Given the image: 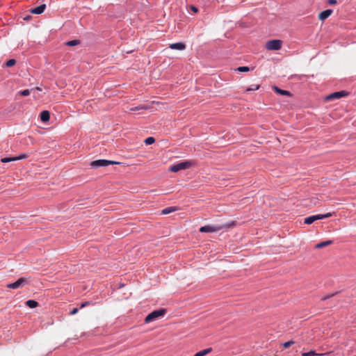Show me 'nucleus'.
I'll return each instance as SVG.
<instances>
[{
  "instance_id": "nucleus-7",
  "label": "nucleus",
  "mask_w": 356,
  "mask_h": 356,
  "mask_svg": "<svg viewBox=\"0 0 356 356\" xmlns=\"http://www.w3.org/2000/svg\"><path fill=\"white\" fill-rule=\"evenodd\" d=\"M26 284V280L24 277H20L16 282L8 284L7 287L13 289H17L22 288Z\"/></svg>"
},
{
  "instance_id": "nucleus-24",
  "label": "nucleus",
  "mask_w": 356,
  "mask_h": 356,
  "mask_svg": "<svg viewBox=\"0 0 356 356\" xmlns=\"http://www.w3.org/2000/svg\"><path fill=\"white\" fill-rule=\"evenodd\" d=\"M16 61L15 59H10L6 62L7 67H12L15 64Z\"/></svg>"
},
{
  "instance_id": "nucleus-13",
  "label": "nucleus",
  "mask_w": 356,
  "mask_h": 356,
  "mask_svg": "<svg viewBox=\"0 0 356 356\" xmlns=\"http://www.w3.org/2000/svg\"><path fill=\"white\" fill-rule=\"evenodd\" d=\"M274 90L280 94V95H286V96H291V92L288 90H282V89H280L279 88H277V86H274Z\"/></svg>"
},
{
  "instance_id": "nucleus-25",
  "label": "nucleus",
  "mask_w": 356,
  "mask_h": 356,
  "mask_svg": "<svg viewBox=\"0 0 356 356\" xmlns=\"http://www.w3.org/2000/svg\"><path fill=\"white\" fill-rule=\"evenodd\" d=\"M140 109H147V107L145 106L141 105V106H139L133 107L130 110L132 111H138V110H140Z\"/></svg>"
},
{
  "instance_id": "nucleus-26",
  "label": "nucleus",
  "mask_w": 356,
  "mask_h": 356,
  "mask_svg": "<svg viewBox=\"0 0 356 356\" xmlns=\"http://www.w3.org/2000/svg\"><path fill=\"white\" fill-rule=\"evenodd\" d=\"M19 93L22 96H28L30 94V90L28 89L20 91Z\"/></svg>"
},
{
  "instance_id": "nucleus-23",
  "label": "nucleus",
  "mask_w": 356,
  "mask_h": 356,
  "mask_svg": "<svg viewBox=\"0 0 356 356\" xmlns=\"http://www.w3.org/2000/svg\"><path fill=\"white\" fill-rule=\"evenodd\" d=\"M236 70L238 72H248L250 70H249V67H246V66H243V67H239L236 69Z\"/></svg>"
},
{
  "instance_id": "nucleus-19",
  "label": "nucleus",
  "mask_w": 356,
  "mask_h": 356,
  "mask_svg": "<svg viewBox=\"0 0 356 356\" xmlns=\"http://www.w3.org/2000/svg\"><path fill=\"white\" fill-rule=\"evenodd\" d=\"M155 142V139L153 137H148L145 140V143L146 145H152Z\"/></svg>"
},
{
  "instance_id": "nucleus-28",
  "label": "nucleus",
  "mask_w": 356,
  "mask_h": 356,
  "mask_svg": "<svg viewBox=\"0 0 356 356\" xmlns=\"http://www.w3.org/2000/svg\"><path fill=\"white\" fill-rule=\"evenodd\" d=\"M294 343V341H286L284 343V348H289L290 347L292 344Z\"/></svg>"
},
{
  "instance_id": "nucleus-15",
  "label": "nucleus",
  "mask_w": 356,
  "mask_h": 356,
  "mask_svg": "<svg viewBox=\"0 0 356 356\" xmlns=\"http://www.w3.org/2000/svg\"><path fill=\"white\" fill-rule=\"evenodd\" d=\"M332 243V241H330V240H328V241H323V242H321V243H319L318 244L316 245V248H324L327 245H331Z\"/></svg>"
},
{
  "instance_id": "nucleus-8",
  "label": "nucleus",
  "mask_w": 356,
  "mask_h": 356,
  "mask_svg": "<svg viewBox=\"0 0 356 356\" xmlns=\"http://www.w3.org/2000/svg\"><path fill=\"white\" fill-rule=\"evenodd\" d=\"M348 94V93L347 92L344 91V90L335 92H333V93L327 95L326 97V100H332V99H339V98H341L343 97L347 96Z\"/></svg>"
},
{
  "instance_id": "nucleus-1",
  "label": "nucleus",
  "mask_w": 356,
  "mask_h": 356,
  "mask_svg": "<svg viewBox=\"0 0 356 356\" xmlns=\"http://www.w3.org/2000/svg\"><path fill=\"white\" fill-rule=\"evenodd\" d=\"M234 222L222 224V225H209L202 226L200 228V232L202 233H212L217 232L225 228H229L234 226Z\"/></svg>"
},
{
  "instance_id": "nucleus-17",
  "label": "nucleus",
  "mask_w": 356,
  "mask_h": 356,
  "mask_svg": "<svg viewBox=\"0 0 356 356\" xmlns=\"http://www.w3.org/2000/svg\"><path fill=\"white\" fill-rule=\"evenodd\" d=\"M177 210V208L175 207H168L161 211L162 214H169Z\"/></svg>"
},
{
  "instance_id": "nucleus-31",
  "label": "nucleus",
  "mask_w": 356,
  "mask_h": 356,
  "mask_svg": "<svg viewBox=\"0 0 356 356\" xmlns=\"http://www.w3.org/2000/svg\"><path fill=\"white\" fill-rule=\"evenodd\" d=\"M191 10H193L194 13H197V12L198 11V9H197L195 6H192L191 7Z\"/></svg>"
},
{
  "instance_id": "nucleus-9",
  "label": "nucleus",
  "mask_w": 356,
  "mask_h": 356,
  "mask_svg": "<svg viewBox=\"0 0 356 356\" xmlns=\"http://www.w3.org/2000/svg\"><path fill=\"white\" fill-rule=\"evenodd\" d=\"M45 8H46V5L42 4L38 7L33 8L31 10V13L32 14L40 15V14H42L44 11Z\"/></svg>"
},
{
  "instance_id": "nucleus-27",
  "label": "nucleus",
  "mask_w": 356,
  "mask_h": 356,
  "mask_svg": "<svg viewBox=\"0 0 356 356\" xmlns=\"http://www.w3.org/2000/svg\"><path fill=\"white\" fill-rule=\"evenodd\" d=\"M27 156H28L27 154H22L19 156H15V161H18V160L26 159V158H27Z\"/></svg>"
},
{
  "instance_id": "nucleus-20",
  "label": "nucleus",
  "mask_w": 356,
  "mask_h": 356,
  "mask_svg": "<svg viewBox=\"0 0 356 356\" xmlns=\"http://www.w3.org/2000/svg\"><path fill=\"white\" fill-rule=\"evenodd\" d=\"M259 88V85L253 84L247 88V91H254Z\"/></svg>"
},
{
  "instance_id": "nucleus-16",
  "label": "nucleus",
  "mask_w": 356,
  "mask_h": 356,
  "mask_svg": "<svg viewBox=\"0 0 356 356\" xmlns=\"http://www.w3.org/2000/svg\"><path fill=\"white\" fill-rule=\"evenodd\" d=\"M26 305L30 308H35L38 305V302L33 300H29L26 302Z\"/></svg>"
},
{
  "instance_id": "nucleus-33",
  "label": "nucleus",
  "mask_w": 356,
  "mask_h": 356,
  "mask_svg": "<svg viewBox=\"0 0 356 356\" xmlns=\"http://www.w3.org/2000/svg\"><path fill=\"white\" fill-rule=\"evenodd\" d=\"M333 296V294H332V295H330V296H326V297L323 298V300H325V299H327V298H328L329 297H331V296Z\"/></svg>"
},
{
  "instance_id": "nucleus-29",
  "label": "nucleus",
  "mask_w": 356,
  "mask_h": 356,
  "mask_svg": "<svg viewBox=\"0 0 356 356\" xmlns=\"http://www.w3.org/2000/svg\"><path fill=\"white\" fill-rule=\"evenodd\" d=\"M79 309L77 308H74L71 312H70V314L71 315H74L76 314L77 312H78Z\"/></svg>"
},
{
  "instance_id": "nucleus-11",
  "label": "nucleus",
  "mask_w": 356,
  "mask_h": 356,
  "mask_svg": "<svg viewBox=\"0 0 356 356\" xmlns=\"http://www.w3.org/2000/svg\"><path fill=\"white\" fill-rule=\"evenodd\" d=\"M332 10H330V9H327V10H325L323 12H321L320 14H319V19L321 20H325V19H327L328 17L330 16V15L332 14Z\"/></svg>"
},
{
  "instance_id": "nucleus-4",
  "label": "nucleus",
  "mask_w": 356,
  "mask_h": 356,
  "mask_svg": "<svg viewBox=\"0 0 356 356\" xmlns=\"http://www.w3.org/2000/svg\"><path fill=\"white\" fill-rule=\"evenodd\" d=\"M332 216V213H327L325 214H318L311 216L305 218V223L310 225L317 220H322L324 218H330Z\"/></svg>"
},
{
  "instance_id": "nucleus-6",
  "label": "nucleus",
  "mask_w": 356,
  "mask_h": 356,
  "mask_svg": "<svg viewBox=\"0 0 356 356\" xmlns=\"http://www.w3.org/2000/svg\"><path fill=\"white\" fill-rule=\"evenodd\" d=\"M266 47L268 50H279L282 47V41L280 40H273L268 41Z\"/></svg>"
},
{
  "instance_id": "nucleus-12",
  "label": "nucleus",
  "mask_w": 356,
  "mask_h": 356,
  "mask_svg": "<svg viewBox=\"0 0 356 356\" xmlns=\"http://www.w3.org/2000/svg\"><path fill=\"white\" fill-rule=\"evenodd\" d=\"M50 114L48 111H43L40 113V120L43 122H46L49 120Z\"/></svg>"
},
{
  "instance_id": "nucleus-2",
  "label": "nucleus",
  "mask_w": 356,
  "mask_h": 356,
  "mask_svg": "<svg viewBox=\"0 0 356 356\" xmlns=\"http://www.w3.org/2000/svg\"><path fill=\"white\" fill-rule=\"evenodd\" d=\"M191 165H192V163L191 161H186L180 162L179 163L171 165L170 167L169 170H170V171H171L172 172H177L179 170H186V169L189 168L191 166Z\"/></svg>"
},
{
  "instance_id": "nucleus-21",
  "label": "nucleus",
  "mask_w": 356,
  "mask_h": 356,
  "mask_svg": "<svg viewBox=\"0 0 356 356\" xmlns=\"http://www.w3.org/2000/svg\"><path fill=\"white\" fill-rule=\"evenodd\" d=\"M79 43V41L77 40H70V41H68L66 44L68 45V46H75L76 44H78Z\"/></svg>"
},
{
  "instance_id": "nucleus-18",
  "label": "nucleus",
  "mask_w": 356,
  "mask_h": 356,
  "mask_svg": "<svg viewBox=\"0 0 356 356\" xmlns=\"http://www.w3.org/2000/svg\"><path fill=\"white\" fill-rule=\"evenodd\" d=\"M324 354H318L314 350L302 353V356H323Z\"/></svg>"
},
{
  "instance_id": "nucleus-32",
  "label": "nucleus",
  "mask_w": 356,
  "mask_h": 356,
  "mask_svg": "<svg viewBox=\"0 0 356 356\" xmlns=\"http://www.w3.org/2000/svg\"><path fill=\"white\" fill-rule=\"evenodd\" d=\"M328 3L329 4H335L337 3V1L336 0H328Z\"/></svg>"
},
{
  "instance_id": "nucleus-5",
  "label": "nucleus",
  "mask_w": 356,
  "mask_h": 356,
  "mask_svg": "<svg viewBox=\"0 0 356 356\" xmlns=\"http://www.w3.org/2000/svg\"><path fill=\"white\" fill-rule=\"evenodd\" d=\"M118 162L110 161V160H106V159H99L92 161L90 163V165L92 168H97L99 167H106L111 164H118Z\"/></svg>"
},
{
  "instance_id": "nucleus-14",
  "label": "nucleus",
  "mask_w": 356,
  "mask_h": 356,
  "mask_svg": "<svg viewBox=\"0 0 356 356\" xmlns=\"http://www.w3.org/2000/svg\"><path fill=\"white\" fill-rule=\"evenodd\" d=\"M211 351H212V348H206L204 350H202L201 351H199V352L196 353L194 355V356H205L207 354L210 353Z\"/></svg>"
},
{
  "instance_id": "nucleus-3",
  "label": "nucleus",
  "mask_w": 356,
  "mask_h": 356,
  "mask_svg": "<svg viewBox=\"0 0 356 356\" xmlns=\"http://www.w3.org/2000/svg\"><path fill=\"white\" fill-rule=\"evenodd\" d=\"M165 313V309H161L159 310H155L149 314L145 319V323H150L156 319H157L160 316H163Z\"/></svg>"
},
{
  "instance_id": "nucleus-30",
  "label": "nucleus",
  "mask_w": 356,
  "mask_h": 356,
  "mask_svg": "<svg viewBox=\"0 0 356 356\" xmlns=\"http://www.w3.org/2000/svg\"><path fill=\"white\" fill-rule=\"evenodd\" d=\"M89 304H90V302H83V303L81 305V308H83V307H86V306L88 305Z\"/></svg>"
},
{
  "instance_id": "nucleus-10",
  "label": "nucleus",
  "mask_w": 356,
  "mask_h": 356,
  "mask_svg": "<svg viewBox=\"0 0 356 356\" xmlns=\"http://www.w3.org/2000/svg\"><path fill=\"white\" fill-rule=\"evenodd\" d=\"M169 47L172 49L184 50L186 48V45L183 42H177L170 44Z\"/></svg>"
},
{
  "instance_id": "nucleus-22",
  "label": "nucleus",
  "mask_w": 356,
  "mask_h": 356,
  "mask_svg": "<svg viewBox=\"0 0 356 356\" xmlns=\"http://www.w3.org/2000/svg\"><path fill=\"white\" fill-rule=\"evenodd\" d=\"M1 161L3 163H8V162H10V161H15V157H6V158L1 159Z\"/></svg>"
}]
</instances>
